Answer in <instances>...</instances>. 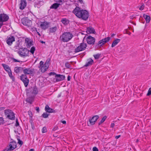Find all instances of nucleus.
I'll list each match as a JSON object with an SVG mask.
<instances>
[{
  "instance_id": "nucleus-4",
  "label": "nucleus",
  "mask_w": 151,
  "mask_h": 151,
  "mask_svg": "<svg viewBox=\"0 0 151 151\" xmlns=\"http://www.w3.org/2000/svg\"><path fill=\"white\" fill-rule=\"evenodd\" d=\"M86 37L85 36L83 40V42L80 44V45L75 49L74 52L76 53L81 51L84 50L87 47V45L86 43L83 42V41Z\"/></svg>"
},
{
  "instance_id": "nucleus-9",
  "label": "nucleus",
  "mask_w": 151,
  "mask_h": 151,
  "mask_svg": "<svg viewBox=\"0 0 151 151\" xmlns=\"http://www.w3.org/2000/svg\"><path fill=\"white\" fill-rule=\"evenodd\" d=\"M87 43L89 45H93L95 41V39L91 36H89L86 39Z\"/></svg>"
},
{
  "instance_id": "nucleus-56",
  "label": "nucleus",
  "mask_w": 151,
  "mask_h": 151,
  "mask_svg": "<svg viewBox=\"0 0 151 151\" xmlns=\"http://www.w3.org/2000/svg\"><path fill=\"white\" fill-rule=\"evenodd\" d=\"M58 129V127H55L52 129V131H55L57 129Z\"/></svg>"
},
{
  "instance_id": "nucleus-8",
  "label": "nucleus",
  "mask_w": 151,
  "mask_h": 151,
  "mask_svg": "<svg viewBox=\"0 0 151 151\" xmlns=\"http://www.w3.org/2000/svg\"><path fill=\"white\" fill-rule=\"evenodd\" d=\"M34 69H31L30 68H24L23 72L25 75H31L33 73Z\"/></svg>"
},
{
  "instance_id": "nucleus-37",
  "label": "nucleus",
  "mask_w": 151,
  "mask_h": 151,
  "mask_svg": "<svg viewBox=\"0 0 151 151\" xmlns=\"http://www.w3.org/2000/svg\"><path fill=\"white\" fill-rule=\"evenodd\" d=\"M33 41L32 40L30 41L27 44V47H30L31 46L33 45Z\"/></svg>"
},
{
  "instance_id": "nucleus-2",
  "label": "nucleus",
  "mask_w": 151,
  "mask_h": 151,
  "mask_svg": "<svg viewBox=\"0 0 151 151\" xmlns=\"http://www.w3.org/2000/svg\"><path fill=\"white\" fill-rule=\"evenodd\" d=\"M73 37L70 32H64L60 37V40L63 42H67L70 40Z\"/></svg>"
},
{
  "instance_id": "nucleus-57",
  "label": "nucleus",
  "mask_w": 151,
  "mask_h": 151,
  "mask_svg": "<svg viewBox=\"0 0 151 151\" xmlns=\"http://www.w3.org/2000/svg\"><path fill=\"white\" fill-rule=\"evenodd\" d=\"M61 122H62V123H63L64 124H66V122L65 121V120L61 121Z\"/></svg>"
},
{
  "instance_id": "nucleus-58",
  "label": "nucleus",
  "mask_w": 151,
  "mask_h": 151,
  "mask_svg": "<svg viewBox=\"0 0 151 151\" xmlns=\"http://www.w3.org/2000/svg\"><path fill=\"white\" fill-rule=\"evenodd\" d=\"M114 123H112L111 124V127L112 128H113L114 127Z\"/></svg>"
},
{
  "instance_id": "nucleus-13",
  "label": "nucleus",
  "mask_w": 151,
  "mask_h": 151,
  "mask_svg": "<svg viewBox=\"0 0 151 151\" xmlns=\"http://www.w3.org/2000/svg\"><path fill=\"white\" fill-rule=\"evenodd\" d=\"M50 23L45 21L41 22L40 27L43 29L45 30L49 27V25Z\"/></svg>"
},
{
  "instance_id": "nucleus-17",
  "label": "nucleus",
  "mask_w": 151,
  "mask_h": 151,
  "mask_svg": "<svg viewBox=\"0 0 151 151\" xmlns=\"http://www.w3.org/2000/svg\"><path fill=\"white\" fill-rule=\"evenodd\" d=\"M105 43H106L105 42V41L103 39L99 41L98 43H95V46L96 47L98 48L99 47L101 46Z\"/></svg>"
},
{
  "instance_id": "nucleus-31",
  "label": "nucleus",
  "mask_w": 151,
  "mask_h": 151,
  "mask_svg": "<svg viewBox=\"0 0 151 151\" xmlns=\"http://www.w3.org/2000/svg\"><path fill=\"white\" fill-rule=\"evenodd\" d=\"M7 73L8 74L9 76L12 80V81H14L15 80V78L13 76H12L11 71H10V72H9Z\"/></svg>"
},
{
  "instance_id": "nucleus-51",
  "label": "nucleus",
  "mask_w": 151,
  "mask_h": 151,
  "mask_svg": "<svg viewBox=\"0 0 151 151\" xmlns=\"http://www.w3.org/2000/svg\"><path fill=\"white\" fill-rule=\"evenodd\" d=\"M18 143L21 145H22L23 144V142L20 139H18Z\"/></svg>"
},
{
  "instance_id": "nucleus-10",
  "label": "nucleus",
  "mask_w": 151,
  "mask_h": 151,
  "mask_svg": "<svg viewBox=\"0 0 151 151\" xmlns=\"http://www.w3.org/2000/svg\"><path fill=\"white\" fill-rule=\"evenodd\" d=\"M6 39V42L9 45H11L13 42L15 41V38L13 36L8 37Z\"/></svg>"
},
{
  "instance_id": "nucleus-7",
  "label": "nucleus",
  "mask_w": 151,
  "mask_h": 151,
  "mask_svg": "<svg viewBox=\"0 0 151 151\" xmlns=\"http://www.w3.org/2000/svg\"><path fill=\"white\" fill-rule=\"evenodd\" d=\"M21 21L22 23L24 25L29 27L32 24L31 21L28 19L27 18H24L22 19Z\"/></svg>"
},
{
  "instance_id": "nucleus-3",
  "label": "nucleus",
  "mask_w": 151,
  "mask_h": 151,
  "mask_svg": "<svg viewBox=\"0 0 151 151\" xmlns=\"http://www.w3.org/2000/svg\"><path fill=\"white\" fill-rule=\"evenodd\" d=\"M18 53L21 57H26L29 56V50L27 48L22 47L19 49Z\"/></svg>"
},
{
  "instance_id": "nucleus-63",
  "label": "nucleus",
  "mask_w": 151,
  "mask_h": 151,
  "mask_svg": "<svg viewBox=\"0 0 151 151\" xmlns=\"http://www.w3.org/2000/svg\"><path fill=\"white\" fill-rule=\"evenodd\" d=\"M17 140H18V139H20V137L18 135L17 136Z\"/></svg>"
},
{
  "instance_id": "nucleus-11",
  "label": "nucleus",
  "mask_w": 151,
  "mask_h": 151,
  "mask_svg": "<svg viewBox=\"0 0 151 151\" xmlns=\"http://www.w3.org/2000/svg\"><path fill=\"white\" fill-rule=\"evenodd\" d=\"M9 19V16L6 14L4 13L0 14V20L3 21L5 22L7 21Z\"/></svg>"
},
{
  "instance_id": "nucleus-55",
  "label": "nucleus",
  "mask_w": 151,
  "mask_h": 151,
  "mask_svg": "<svg viewBox=\"0 0 151 151\" xmlns=\"http://www.w3.org/2000/svg\"><path fill=\"white\" fill-rule=\"evenodd\" d=\"M35 109L37 111V112H39V111H40L39 107H36V108H35Z\"/></svg>"
},
{
  "instance_id": "nucleus-23",
  "label": "nucleus",
  "mask_w": 151,
  "mask_h": 151,
  "mask_svg": "<svg viewBox=\"0 0 151 151\" xmlns=\"http://www.w3.org/2000/svg\"><path fill=\"white\" fill-rule=\"evenodd\" d=\"M9 146L10 147H12V149L14 150L17 147L16 143L15 141H13L11 142L9 145Z\"/></svg>"
},
{
  "instance_id": "nucleus-64",
  "label": "nucleus",
  "mask_w": 151,
  "mask_h": 151,
  "mask_svg": "<svg viewBox=\"0 0 151 151\" xmlns=\"http://www.w3.org/2000/svg\"><path fill=\"white\" fill-rule=\"evenodd\" d=\"M32 129H34L35 128V127L34 125H32Z\"/></svg>"
},
{
  "instance_id": "nucleus-34",
  "label": "nucleus",
  "mask_w": 151,
  "mask_h": 151,
  "mask_svg": "<svg viewBox=\"0 0 151 151\" xmlns=\"http://www.w3.org/2000/svg\"><path fill=\"white\" fill-rule=\"evenodd\" d=\"M35 50V47H34L33 46L31 47L30 50L29 51V52H30L32 54H33Z\"/></svg>"
},
{
  "instance_id": "nucleus-27",
  "label": "nucleus",
  "mask_w": 151,
  "mask_h": 151,
  "mask_svg": "<svg viewBox=\"0 0 151 151\" xmlns=\"http://www.w3.org/2000/svg\"><path fill=\"white\" fill-rule=\"evenodd\" d=\"M60 4L57 3H55L53 4L50 7V9H57L59 6Z\"/></svg>"
},
{
  "instance_id": "nucleus-14",
  "label": "nucleus",
  "mask_w": 151,
  "mask_h": 151,
  "mask_svg": "<svg viewBox=\"0 0 151 151\" xmlns=\"http://www.w3.org/2000/svg\"><path fill=\"white\" fill-rule=\"evenodd\" d=\"M65 78V76L63 75L56 74L55 76L56 82L63 81L64 80Z\"/></svg>"
},
{
  "instance_id": "nucleus-44",
  "label": "nucleus",
  "mask_w": 151,
  "mask_h": 151,
  "mask_svg": "<svg viewBox=\"0 0 151 151\" xmlns=\"http://www.w3.org/2000/svg\"><path fill=\"white\" fill-rule=\"evenodd\" d=\"M151 95V88H149L147 94V96H149Z\"/></svg>"
},
{
  "instance_id": "nucleus-19",
  "label": "nucleus",
  "mask_w": 151,
  "mask_h": 151,
  "mask_svg": "<svg viewBox=\"0 0 151 151\" xmlns=\"http://www.w3.org/2000/svg\"><path fill=\"white\" fill-rule=\"evenodd\" d=\"M45 111L48 113H54L55 112V110L50 108L49 106L47 105H46L45 106Z\"/></svg>"
},
{
  "instance_id": "nucleus-22",
  "label": "nucleus",
  "mask_w": 151,
  "mask_h": 151,
  "mask_svg": "<svg viewBox=\"0 0 151 151\" xmlns=\"http://www.w3.org/2000/svg\"><path fill=\"white\" fill-rule=\"evenodd\" d=\"M3 66L4 68V69L8 73L9 72H10L11 71L10 68L9 66L5 64H1Z\"/></svg>"
},
{
  "instance_id": "nucleus-15",
  "label": "nucleus",
  "mask_w": 151,
  "mask_h": 151,
  "mask_svg": "<svg viewBox=\"0 0 151 151\" xmlns=\"http://www.w3.org/2000/svg\"><path fill=\"white\" fill-rule=\"evenodd\" d=\"M46 64H47V66H44L40 67V68H41L40 69L41 72L42 73H44L45 72L48 68L49 65V61L47 62V60L46 62Z\"/></svg>"
},
{
  "instance_id": "nucleus-46",
  "label": "nucleus",
  "mask_w": 151,
  "mask_h": 151,
  "mask_svg": "<svg viewBox=\"0 0 151 151\" xmlns=\"http://www.w3.org/2000/svg\"><path fill=\"white\" fill-rule=\"evenodd\" d=\"M12 150H13V149H12V147H9L8 148H6L4 149L3 151H10Z\"/></svg>"
},
{
  "instance_id": "nucleus-5",
  "label": "nucleus",
  "mask_w": 151,
  "mask_h": 151,
  "mask_svg": "<svg viewBox=\"0 0 151 151\" xmlns=\"http://www.w3.org/2000/svg\"><path fill=\"white\" fill-rule=\"evenodd\" d=\"M4 113L7 116V117L11 120H14L15 119L14 114L11 110L7 109L4 111Z\"/></svg>"
},
{
  "instance_id": "nucleus-61",
  "label": "nucleus",
  "mask_w": 151,
  "mask_h": 151,
  "mask_svg": "<svg viewBox=\"0 0 151 151\" xmlns=\"http://www.w3.org/2000/svg\"><path fill=\"white\" fill-rule=\"evenodd\" d=\"M5 109L4 107H1L0 108V111L4 110Z\"/></svg>"
},
{
  "instance_id": "nucleus-43",
  "label": "nucleus",
  "mask_w": 151,
  "mask_h": 151,
  "mask_svg": "<svg viewBox=\"0 0 151 151\" xmlns=\"http://www.w3.org/2000/svg\"><path fill=\"white\" fill-rule=\"evenodd\" d=\"M42 133L46 132H47V128L46 127H44L42 130Z\"/></svg>"
},
{
  "instance_id": "nucleus-52",
  "label": "nucleus",
  "mask_w": 151,
  "mask_h": 151,
  "mask_svg": "<svg viewBox=\"0 0 151 151\" xmlns=\"http://www.w3.org/2000/svg\"><path fill=\"white\" fill-rule=\"evenodd\" d=\"M19 125V123L18 122V119H16L15 126L16 127L18 126Z\"/></svg>"
},
{
  "instance_id": "nucleus-39",
  "label": "nucleus",
  "mask_w": 151,
  "mask_h": 151,
  "mask_svg": "<svg viewBox=\"0 0 151 151\" xmlns=\"http://www.w3.org/2000/svg\"><path fill=\"white\" fill-rule=\"evenodd\" d=\"M14 47L15 48V50H16L15 51H17V50H19V49H20V48H21L19 47V43H18L16 45L14 46Z\"/></svg>"
},
{
  "instance_id": "nucleus-50",
  "label": "nucleus",
  "mask_w": 151,
  "mask_h": 151,
  "mask_svg": "<svg viewBox=\"0 0 151 151\" xmlns=\"http://www.w3.org/2000/svg\"><path fill=\"white\" fill-rule=\"evenodd\" d=\"M56 74L55 73V72H50L49 73V75L50 76H51L52 75H53V76L55 75V76Z\"/></svg>"
},
{
  "instance_id": "nucleus-48",
  "label": "nucleus",
  "mask_w": 151,
  "mask_h": 151,
  "mask_svg": "<svg viewBox=\"0 0 151 151\" xmlns=\"http://www.w3.org/2000/svg\"><path fill=\"white\" fill-rule=\"evenodd\" d=\"M28 113L29 117H30L31 118L32 117V113L31 111H28Z\"/></svg>"
},
{
  "instance_id": "nucleus-47",
  "label": "nucleus",
  "mask_w": 151,
  "mask_h": 151,
  "mask_svg": "<svg viewBox=\"0 0 151 151\" xmlns=\"http://www.w3.org/2000/svg\"><path fill=\"white\" fill-rule=\"evenodd\" d=\"M30 41H31L30 39L28 38H26L25 40V42L27 44Z\"/></svg>"
},
{
  "instance_id": "nucleus-12",
  "label": "nucleus",
  "mask_w": 151,
  "mask_h": 151,
  "mask_svg": "<svg viewBox=\"0 0 151 151\" xmlns=\"http://www.w3.org/2000/svg\"><path fill=\"white\" fill-rule=\"evenodd\" d=\"M99 118L98 115H95L92 117V118H90L89 119V121L91 125H93L95 122Z\"/></svg>"
},
{
  "instance_id": "nucleus-20",
  "label": "nucleus",
  "mask_w": 151,
  "mask_h": 151,
  "mask_svg": "<svg viewBox=\"0 0 151 151\" xmlns=\"http://www.w3.org/2000/svg\"><path fill=\"white\" fill-rule=\"evenodd\" d=\"M24 68L21 67H16L14 68V72L18 73L23 70Z\"/></svg>"
},
{
  "instance_id": "nucleus-33",
  "label": "nucleus",
  "mask_w": 151,
  "mask_h": 151,
  "mask_svg": "<svg viewBox=\"0 0 151 151\" xmlns=\"http://www.w3.org/2000/svg\"><path fill=\"white\" fill-rule=\"evenodd\" d=\"M107 118V116H105L101 120V121L98 124L99 125H100L102 123L104 122L106 119Z\"/></svg>"
},
{
  "instance_id": "nucleus-30",
  "label": "nucleus",
  "mask_w": 151,
  "mask_h": 151,
  "mask_svg": "<svg viewBox=\"0 0 151 151\" xmlns=\"http://www.w3.org/2000/svg\"><path fill=\"white\" fill-rule=\"evenodd\" d=\"M128 29H125L124 31V34H128L129 35H130L131 34V32H129V30L131 29L132 28L131 27H128Z\"/></svg>"
},
{
  "instance_id": "nucleus-38",
  "label": "nucleus",
  "mask_w": 151,
  "mask_h": 151,
  "mask_svg": "<svg viewBox=\"0 0 151 151\" xmlns=\"http://www.w3.org/2000/svg\"><path fill=\"white\" fill-rule=\"evenodd\" d=\"M49 114H47L46 113H44L42 115V116L44 118H47L49 115Z\"/></svg>"
},
{
  "instance_id": "nucleus-49",
  "label": "nucleus",
  "mask_w": 151,
  "mask_h": 151,
  "mask_svg": "<svg viewBox=\"0 0 151 151\" xmlns=\"http://www.w3.org/2000/svg\"><path fill=\"white\" fill-rule=\"evenodd\" d=\"M12 60H13V61L14 62H22V61H20L18 60L15 59L14 58H12Z\"/></svg>"
},
{
  "instance_id": "nucleus-54",
  "label": "nucleus",
  "mask_w": 151,
  "mask_h": 151,
  "mask_svg": "<svg viewBox=\"0 0 151 151\" xmlns=\"http://www.w3.org/2000/svg\"><path fill=\"white\" fill-rule=\"evenodd\" d=\"M144 5H142L140 7H139V9L140 10H143L144 8Z\"/></svg>"
},
{
  "instance_id": "nucleus-42",
  "label": "nucleus",
  "mask_w": 151,
  "mask_h": 151,
  "mask_svg": "<svg viewBox=\"0 0 151 151\" xmlns=\"http://www.w3.org/2000/svg\"><path fill=\"white\" fill-rule=\"evenodd\" d=\"M65 66L68 68H69L70 67V65L68 62H66L65 63Z\"/></svg>"
},
{
  "instance_id": "nucleus-21",
  "label": "nucleus",
  "mask_w": 151,
  "mask_h": 151,
  "mask_svg": "<svg viewBox=\"0 0 151 151\" xmlns=\"http://www.w3.org/2000/svg\"><path fill=\"white\" fill-rule=\"evenodd\" d=\"M87 61L88 62L86 63L84 67H88L90 66L92 64L93 62V60L91 58L89 59Z\"/></svg>"
},
{
  "instance_id": "nucleus-18",
  "label": "nucleus",
  "mask_w": 151,
  "mask_h": 151,
  "mask_svg": "<svg viewBox=\"0 0 151 151\" xmlns=\"http://www.w3.org/2000/svg\"><path fill=\"white\" fill-rule=\"evenodd\" d=\"M86 32L88 34L93 33L95 34L96 33V32L94 29L91 27H88L87 28Z\"/></svg>"
},
{
  "instance_id": "nucleus-35",
  "label": "nucleus",
  "mask_w": 151,
  "mask_h": 151,
  "mask_svg": "<svg viewBox=\"0 0 151 151\" xmlns=\"http://www.w3.org/2000/svg\"><path fill=\"white\" fill-rule=\"evenodd\" d=\"M44 66H47V64L46 65V63L44 64V62L42 61H41L40 63V65L39 66V68H40V67Z\"/></svg>"
},
{
  "instance_id": "nucleus-25",
  "label": "nucleus",
  "mask_w": 151,
  "mask_h": 151,
  "mask_svg": "<svg viewBox=\"0 0 151 151\" xmlns=\"http://www.w3.org/2000/svg\"><path fill=\"white\" fill-rule=\"evenodd\" d=\"M143 17L145 19L147 23H149L150 21V17L149 16L147 15L144 14Z\"/></svg>"
},
{
  "instance_id": "nucleus-28",
  "label": "nucleus",
  "mask_w": 151,
  "mask_h": 151,
  "mask_svg": "<svg viewBox=\"0 0 151 151\" xmlns=\"http://www.w3.org/2000/svg\"><path fill=\"white\" fill-rule=\"evenodd\" d=\"M61 22L65 25H67L69 23V21L66 18H63Z\"/></svg>"
},
{
  "instance_id": "nucleus-53",
  "label": "nucleus",
  "mask_w": 151,
  "mask_h": 151,
  "mask_svg": "<svg viewBox=\"0 0 151 151\" xmlns=\"http://www.w3.org/2000/svg\"><path fill=\"white\" fill-rule=\"evenodd\" d=\"M93 151H98V148L96 147H94L93 148Z\"/></svg>"
},
{
  "instance_id": "nucleus-29",
  "label": "nucleus",
  "mask_w": 151,
  "mask_h": 151,
  "mask_svg": "<svg viewBox=\"0 0 151 151\" xmlns=\"http://www.w3.org/2000/svg\"><path fill=\"white\" fill-rule=\"evenodd\" d=\"M49 29L50 33H53L55 32L57 30V27L55 26L53 27L50 28Z\"/></svg>"
},
{
  "instance_id": "nucleus-36",
  "label": "nucleus",
  "mask_w": 151,
  "mask_h": 151,
  "mask_svg": "<svg viewBox=\"0 0 151 151\" xmlns=\"http://www.w3.org/2000/svg\"><path fill=\"white\" fill-rule=\"evenodd\" d=\"M101 55V54L99 53H98L96 55H93V56H94L95 59H97L99 58Z\"/></svg>"
},
{
  "instance_id": "nucleus-45",
  "label": "nucleus",
  "mask_w": 151,
  "mask_h": 151,
  "mask_svg": "<svg viewBox=\"0 0 151 151\" xmlns=\"http://www.w3.org/2000/svg\"><path fill=\"white\" fill-rule=\"evenodd\" d=\"M4 22L3 21L0 20V28H1L2 25L5 24L4 23Z\"/></svg>"
},
{
  "instance_id": "nucleus-40",
  "label": "nucleus",
  "mask_w": 151,
  "mask_h": 151,
  "mask_svg": "<svg viewBox=\"0 0 151 151\" xmlns=\"http://www.w3.org/2000/svg\"><path fill=\"white\" fill-rule=\"evenodd\" d=\"M103 40L105 41L106 43L108 42L111 39V37H108L103 39Z\"/></svg>"
},
{
  "instance_id": "nucleus-1",
  "label": "nucleus",
  "mask_w": 151,
  "mask_h": 151,
  "mask_svg": "<svg viewBox=\"0 0 151 151\" xmlns=\"http://www.w3.org/2000/svg\"><path fill=\"white\" fill-rule=\"evenodd\" d=\"M73 12L77 17L84 20H87L89 16V13L87 11L81 10L80 8L77 6L74 9Z\"/></svg>"
},
{
  "instance_id": "nucleus-24",
  "label": "nucleus",
  "mask_w": 151,
  "mask_h": 151,
  "mask_svg": "<svg viewBox=\"0 0 151 151\" xmlns=\"http://www.w3.org/2000/svg\"><path fill=\"white\" fill-rule=\"evenodd\" d=\"M120 41V39H116L113 41V42L111 47H115L116 45L118 43H119Z\"/></svg>"
},
{
  "instance_id": "nucleus-60",
  "label": "nucleus",
  "mask_w": 151,
  "mask_h": 151,
  "mask_svg": "<svg viewBox=\"0 0 151 151\" xmlns=\"http://www.w3.org/2000/svg\"><path fill=\"white\" fill-rule=\"evenodd\" d=\"M70 77L69 76H68L67 78V80L68 81H70Z\"/></svg>"
},
{
  "instance_id": "nucleus-16",
  "label": "nucleus",
  "mask_w": 151,
  "mask_h": 151,
  "mask_svg": "<svg viewBox=\"0 0 151 151\" xmlns=\"http://www.w3.org/2000/svg\"><path fill=\"white\" fill-rule=\"evenodd\" d=\"M27 3L25 0H21V2L20 4V9L22 10L24 9Z\"/></svg>"
},
{
  "instance_id": "nucleus-41",
  "label": "nucleus",
  "mask_w": 151,
  "mask_h": 151,
  "mask_svg": "<svg viewBox=\"0 0 151 151\" xmlns=\"http://www.w3.org/2000/svg\"><path fill=\"white\" fill-rule=\"evenodd\" d=\"M4 123V120L3 117H0V125L3 124Z\"/></svg>"
},
{
  "instance_id": "nucleus-59",
  "label": "nucleus",
  "mask_w": 151,
  "mask_h": 151,
  "mask_svg": "<svg viewBox=\"0 0 151 151\" xmlns=\"http://www.w3.org/2000/svg\"><path fill=\"white\" fill-rule=\"evenodd\" d=\"M53 136L54 137H58V135H57V133H55L54 134H53Z\"/></svg>"
},
{
  "instance_id": "nucleus-26",
  "label": "nucleus",
  "mask_w": 151,
  "mask_h": 151,
  "mask_svg": "<svg viewBox=\"0 0 151 151\" xmlns=\"http://www.w3.org/2000/svg\"><path fill=\"white\" fill-rule=\"evenodd\" d=\"M34 101V97L31 96L28 98L26 99V101L30 104H32Z\"/></svg>"
},
{
  "instance_id": "nucleus-6",
  "label": "nucleus",
  "mask_w": 151,
  "mask_h": 151,
  "mask_svg": "<svg viewBox=\"0 0 151 151\" xmlns=\"http://www.w3.org/2000/svg\"><path fill=\"white\" fill-rule=\"evenodd\" d=\"M20 79L24 83L25 87H27L29 83V80L26 75L22 74L20 77Z\"/></svg>"
},
{
  "instance_id": "nucleus-32",
  "label": "nucleus",
  "mask_w": 151,
  "mask_h": 151,
  "mask_svg": "<svg viewBox=\"0 0 151 151\" xmlns=\"http://www.w3.org/2000/svg\"><path fill=\"white\" fill-rule=\"evenodd\" d=\"M38 92L36 86L34 87L32 93L35 94H37Z\"/></svg>"
},
{
  "instance_id": "nucleus-62",
  "label": "nucleus",
  "mask_w": 151,
  "mask_h": 151,
  "mask_svg": "<svg viewBox=\"0 0 151 151\" xmlns=\"http://www.w3.org/2000/svg\"><path fill=\"white\" fill-rule=\"evenodd\" d=\"M120 137V135H117V136H116L115 138L116 139H118L119 137Z\"/></svg>"
}]
</instances>
